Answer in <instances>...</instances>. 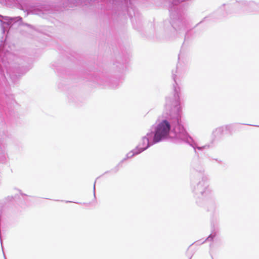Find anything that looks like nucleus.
I'll list each match as a JSON object with an SVG mask.
<instances>
[{
  "mask_svg": "<svg viewBox=\"0 0 259 259\" xmlns=\"http://www.w3.org/2000/svg\"><path fill=\"white\" fill-rule=\"evenodd\" d=\"M171 125L166 120L160 122L155 128L153 142L156 143L168 138Z\"/></svg>",
  "mask_w": 259,
  "mask_h": 259,
  "instance_id": "1",
  "label": "nucleus"
},
{
  "mask_svg": "<svg viewBox=\"0 0 259 259\" xmlns=\"http://www.w3.org/2000/svg\"><path fill=\"white\" fill-rule=\"evenodd\" d=\"M142 143H140L138 145V148L140 150L139 152H141L146 149H147L149 146V141L147 138H144L141 141Z\"/></svg>",
  "mask_w": 259,
  "mask_h": 259,
  "instance_id": "2",
  "label": "nucleus"
},
{
  "mask_svg": "<svg viewBox=\"0 0 259 259\" xmlns=\"http://www.w3.org/2000/svg\"><path fill=\"white\" fill-rule=\"evenodd\" d=\"M134 154H131V156H133V155H134Z\"/></svg>",
  "mask_w": 259,
  "mask_h": 259,
  "instance_id": "3",
  "label": "nucleus"
}]
</instances>
